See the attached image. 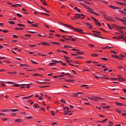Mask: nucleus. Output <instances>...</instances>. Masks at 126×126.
<instances>
[{"label":"nucleus","instance_id":"nucleus-45","mask_svg":"<svg viewBox=\"0 0 126 126\" xmlns=\"http://www.w3.org/2000/svg\"><path fill=\"white\" fill-rule=\"evenodd\" d=\"M8 73L9 74H11L12 75H14V74H15L16 73V72H8Z\"/></svg>","mask_w":126,"mask_h":126},{"label":"nucleus","instance_id":"nucleus-56","mask_svg":"<svg viewBox=\"0 0 126 126\" xmlns=\"http://www.w3.org/2000/svg\"><path fill=\"white\" fill-rule=\"evenodd\" d=\"M118 59L119 60H122L123 59V58L122 57H120L119 55V58Z\"/></svg>","mask_w":126,"mask_h":126},{"label":"nucleus","instance_id":"nucleus-50","mask_svg":"<svg viewBox=\"0 0 126 126\" xmlns=\"http://www.w3.org/2000/svg\"><path fill=\"white\" fill-rule=\"evenodd\" d=\"M38 99L39 100H42L43 99V97L42 96H40L39 98Z\"/></svg>","mask_w":126,"mask_h":126},{"label":"nucleus","instance_id":"nucleus-28","mask_svg":"<svg viewBox=\"0 0 126 126\" xmlns=\"http://www.w3.org/2000/svg\"><path fill=\"white\" fill-rule=\"evenodd\" d=\"M74 9L78 11L79 12H81L80 10L79 9H78V8L76 7H75Z\"/></svg>","mask_w":126,"mask_h":126},{"label":"nucleus","instance_id":"nucleus-11","mask_svg":"<svg viewBox=\"0 0 126 126\" xmlns=\"http://www.w3.org/2000/svg\"><path fill=\"white\" fill-rule=\"evenodd\" d=\"M52 62H54L55 63H60L61 64L62 62L61 61H59V62H58V61H56V60H52Z\"/></svg>","mask_w":126,"mask_h":126},{"label":"nucleus","instance_id":"nucleus-33","mask_svg":"<svg viewBox=\"0 0 126 126\" xmlns=\"http://www.w3.org/2000/svg\"><path fill=\"white\" fill-rule=\"evenodd\" d=\"M77 54H79L81 55H82L84 54V53L81 51L77 52H76Z\"/></svg>","mask_w":126,"mask_h":126},{"label":"nucleus","instance_id":"nucleus-37","mask_svg":"<svg viewBox=\"0 0 126 126\" xmlns=\"http://www.w3.org/2000/svg\"><path fill=\"white\" fill-rule=\"evenodd\" d=\"M1 111L3 112H8L9 111L8 109H4L1 110Z\"/></svg>","mask_w":126,"mask_h":126},{"label":"nucleus","instance_id":"nucleus-24","mask_svg":"<svg viewBox=\"0 0 126 126\" xmlns=\"http://www.w3.org/2000/svg\"><path fill=\"white\" fill-rule=\"evenodd\" d=\"M22 121V120L21 119H17L15 120V121L16 122H20Z\"/></svg>","mask_w":126,"mask_h":126},{"label":"nucleus","instance_id":"nucleus-22","mask_svg":"<svg viewBox=\"0 0 126 126\" xmlns=\"http://www.w3.org/2000/svg\"><path fill=\"white\" fill-rule=\"evenodd\" d=\"M119 56L117 55H112L111 57L114 58H116L118 59L119 58Z\"/></svg>","mask_w":126,"mask_h":126},{"label":"nucleus","instance_id":"nucleus-12","mask_svg":"<svg viewBox=\"0 0 126 126\" xmlns=\"http://www.w3.org/2000/svg\"><path fill=\"white\" fill-rule=\"evenodd\" d=\"M118 11L120 13H121L122 14H124L125 15H126V12H125L124 10V11H122L121 10H118Z\"/></svg>","mask_w":126,"mask_h":126},{"label":"nucleus","instance_id":"nucleus-49","mask_svg":"<svg viewBox=\"0 0 126 126\" xmlns=\"http://www.w3.org/2000/svg\"><path fill=\"white\" fill-rule=\"evenodd\" d=\"M31 61L33 64H38V63L36 62H35L34 61H33V60H31Z\"/></svg>","mask_w":126,"mask_h":126},{"label":"nucleus","instance_id":"nucleus-31","mask_svg":"<svg viewBox=\"0 0 126 126\" xmlns=\"http://www.w3.org/2000/svg\"><path fill=\"white\" fill-rule=\"evenodd\" d=\"M4 82L8 84H13L14 83L12 82Z\"/></svg>","mask_w":126,"mask_h":126},{"label":"nucleus","instance_id":"nucleus-9","mask_svg":"<svg viewBox=\"0 0 126 126\" xmlns=\"http://www.w3.org/2000/svg\"><path fill=\"white\" fill-rule=\"evenodd\" d=\"M86 25L87 27L89 29H91L92 28V25L90 24H89L88 23H86Z\"/></svg>","mask_w":126,"mask_h":126},{"label":"nucleus","instance_id":"nucleus-13","mask_svg":"<svg viewBox=\"0 0 126 126\" xmlns=\"http://www.w3.org/2000/svg\"><path fill=\"white\" fill-rule=\"evenodd\" d=\"M80 15L78 14H75V17L76 18H79L80 17Z\"/></svg>","mask_w":126,"mask_h":126},{"label":"nucleus","instance_id":"nucleus-21","mask_svg":"<svg viewBox=\"0 0 126 126\" xmlns=\"http://www.w3.org/2000/svg\"><path fill=\"white\" fill-rule=\"evenodd\" d=\"M15 84H13L12 85L13 87H18L20 86V85L18 84H16L14 83Z\"/></svg>","mask_w":126,"mask_h":126},{"label":"nucleus","instance_id":"nucleus-15","mask_svg":"<svg viewBox=\"0 0 126 126\" xmlns=\"http://www.w3.org/2000/svg\"><path fill=\"white\" fill-rule=\"evenodd\" d=\"M91 56L94 57H97L98 56V55L95 53H92L91 55Z\"/></svg>","mask_w":126,"mask_h":126},{"label":"nucleus","instance_id":"nucleus-47","mask_svg":"<svg viewBox=\"0 0 126 126\" xmlns=\"http://www.w3.org/2000/svg\"><path fill=\"white\" fill-rule=\"evenodd\" d=\"M29 46L31 47H36V46L35 45H30Z\"/></svg>","mask_w":126,"mask_h":126},{"label":"nucleus","instance_id":"nucleus-35","mask_svg":"<svg viewBox=\"0 0 126 126\" xmlns=\"http://www.w3.org/2000/svg\"><path fill=\"white\" fill-rule=\"evenodd\" d=\"M84 7L86 8V9L88 10H91V9L89 7L86 6V5H84Z\"/></svg>","mask_w":126,"mask_h":126},{"label":"nucleus","instance_id":"nucleus-44","mask_svg":"<svg viewBox=\"0 0 126 126\" xmlns=\"http://www.w3.org/2000/svg\"><path fill=\"white\" fill-rule=\"evenodd\" d=\"M61 101L62 103H65L66 102L65 100L64 99H62Z\"/></svg>","mask_w":126,"mask_h":126},{"label":"nucleus","instance_id":"nucleus-10","mask_svg":"<svg viewBox=\"0 0 126 126\" xmlns=\"http://www.w3.org/2000/svg\"><path fill=\"white\" fill-rule=\"evenodd\" d=\"M43 46H46L48 45V43L46 42H43L40 43Z\"/></svg>","mask_w":126,"mask_h":126},{"label":"nucleus","instance_id":"nucleus-62","mask_svg":"<svg viewBox=\"0 0 126 126\" xmlns=\"http://www.w3.org/2000/svg\"><path fill=\"white\" fill-rule=\"evenodd\" d=\"M1 85L3 87H4V83H1V84H0V86H1Z\"/></svg>","mask_w":126,"mask_h":126},{"label":"nucleus","instance_id":"nucleus-57","mask_svg":"<svg viewBox=\"0 0 126 126\" xmlns=\"http://www.w3.org/2000/svg\"><path fill=\"white\" fill-rule=\"evenodd\" d=\"M94 77L97 79H99V78H100V77H98L96 75H94Z\"/></svg>","mask_w":126,"mask_h":126},{"label":"nucleus","instance_id":"nucleus-23","mask_svg":"<svg viewBox=\"0 0 126 126\" xmlns=\"http://www.w3.org/2000/svg\"><path fill=\"white\" fill-rule=\"evenodd\" d=\"M19 64H20V65L21 67H23L25 66L27 67H28V65L26 64H23L20 63H19Z\"/></svg>","mask_w":126,"mask_h":126},{"label":"nucleus","instance_id":"nucleus-53","mask_svg":"<svg viewBox=\"0 0 126 126\" xmlns=\"http://www.w3.org/2000/svg\"><path fill=\"white\" fill-rule=\"evenodd\" d=\"M38 36H39V37L41 36L42 37H44L46 36L45 35H41V34H38Z\"/></svg>","mask_w":126,"mask_h":126},{"label":"nucleus","instance_id":"nucleus-36","mask_svg":"<svg viewBox=\"0 0 126 126\" xmlns=\"http://www.w3.org/2000/svg\"><path fill=\"white\" fill-rule=\"evenodd\" d=\"M100 58L101 59L105 61H107L108 59V58Z\"/></svg>","mask_w":126,"mask_h":126},{"label":"nucleus","instance_id":"nucleus-42","mask_svg":"<svg viewBox=\"0 0 126 126\" xmlns=\"http://www.w3.org/2000/svg\"><path fill=\"white\" fill-rule=\"evenodd\" d=\"M92 13L93 14L96 15L97 16H98L99 15V14H98L97 13L94 12H92Z\"/></svg>","mask_w":126,"mask_h":126},{"label":"nucleus","instance_id":"nucleus-14","mask_svg":"<svg viewBox=\"0 0 126 126\" xmlns=\"http://www.w3.org/2000/svg\"><path fill=\"white\" fill-rule=\"evenodd\" d=\"M64 80L69 82H73L74 81V80L71 79H65Z\"/></svg>","mask_w":126,"mask_h":126},{"label":"nucleus","instance_id":"nucleus-43","mask_svg":"<svg viewBox=\"0 0 126 126\" xmlns=\"http://www.w3.org/2000/svg\"><path fill=\"white\" fill-rule=\"evenodd\" d=\"M70 111H67L66 112H64L63 113V114L64 115H66L68 113L70 112Z\"/></svg>","mask_w":126,"mask_h":126},{"label":"nucleus","instance_id":"nucleus-38","mask_svg":"<svg viewBox=\"0 0 126 126\" xmlns=\"http://www.w3.org/2000/svg\"><path fill=\"white\" fill-rule=\"evenodd\" d=\"M32 26L35 27H38V24H32Z\"/></svg>","mask_w":126,"mask_h":126},{"label":"nucleus","instance_id":"nucleus-3","mask_svg":"<svg viewBox=\"0 0 126 126\" xmlns=\"http://www.w3.org/2000/svg\"><path fill=\"white\" fill-rule=\"evenodd\" d=\"M112 27L113 28H116L119 30H120L121 29H126V28L125 27H120L118 25H116V24H113L112 25Z\"/></svg>","mask_w":126,"mask_h":126},{"label":"nucleus","instance_id":"nucleus-46","mask_svg":"<svg viewBox=\"0 0 126 126\" xmlns=\"http://www.w3.org/2000/svg\"><path fill=\"white\" fill-rule=\"evenodd\" d=\"M2 120L3 121H5L8 120V119L7 118H1Z\"/></svg>","mask_w":126,"mask_h":126},{"label":"nucleus","instance_id":"nucleus-5","mask_svg":"<svg viewBox=\"0 0 126 126\" xmlns=\"http://www.w3.org/2000/svg\"><path fill=\"white\" fill-rule=\"evenodd\" d=\"M84 94V93L82 92H78L76 93H73V94H75V95H72V96H75V97H78V95H77V94Z\"/></svg>","mask_w":126,"mask_h":126},{"label":"nucleus","instance_id":"nucleus-32","mask_svg":"<svg viewBox=\"0 0 126 126\" xmlns=\"http://www.w3.org/2000/svg\"><path fill=\"white\" fill-rule=\"evenodd\" d=\"M26 118L27 119H33V117L31 116H29L26 117Z\"/></svg>","mask_w":126,"mask_h":126},{"label":"nucleus","instance_id":"nucleus-60","mask_svg":"<svg viewBox=\"0 0 126 126\" xmlns=\"http://www.w3.org/2000/svg\"><path fill=\"white\" fill-rule=\"evenodd\" d=\"M75 58H79V59H82V58L81 57H80V56H78L75 57Z\"/></svg>","mask_w":126,"mask_h":126},{"label":"nucleus","instance_id":"nucleus-27","mask_svg":"<svg viewBox=\"0 0 126 126\" xmlns=\"http://www.w3.org/2000/svg\"><path fill=\"white\" fill-rule=\"evenodd\" d=\"M10 110L12 112H15L16 111H18L19 110L17 109H10Z\"/></svg>","mask_w":126,"mask_h":126},{"label":"nucleus","instance_id":"nucleus-30","mask_svg":"<svg viewBox=\"0 0 126 126\" xmlns=\"http://www.w3.org/2000/svg\"><path fill=\"white\" fill-rule=\"evenodd\" d=\"M8 22L12 25L14 24H15V22L13 21H8Z\"/></svg>","mask_w":126,"mask_h":126},{"label":"nucleus","instance_id":"nucleus-59","mask_svg":"<svg viewBox=\"0 0 126 126\" xmlns=\"http://www.w3.org/2000/svg\"><path fill=\"white\" fill-rule=\"evenodd\" d=\"M64 57L66 59H68V60H69L70 59V58H69V57H67V56H64Z\"/></svg>","mask_w":126,"mask_h":126},{"label":"nucleus","instance_id":"nucleus-26","mask_svg":"<svg viewBox=\"0 0 126 126\" xmlns=\"http://www.w3.org/2000/svg\"><path fill=\"white\" fill-rule=\"evenodd\" d=\"M66 39H65L64 38V39H60V40L63 41L64 43H65L67 42V41H66Z\"/></svg>","mask_w":126,"mask_h":126},{"label":"nucleus","instance_id":"nucleus-54","mask_svg":"<svg viewBox=\"0 0 126 126\" xmlns=\"http://www.w3.org/2000/svg\"><path fill=\"white\" fill-rule=\"evenodd\" d=\"M110 51L111 52L115 54H117L118 53L117 52H116L112 50H111Z\"/></svg>","mask_w":126,"mask_h":126},{"label":"nucleus","instance_id":"nucleus-39","mask_svg":"<svg viewBox=\"0 0 126 126\" xmlns=\"http://www.w3.org/2000/svg\"><path fill=\"white\" fill-rule=\"evenodd\" d=\"M17 25L19 26H20L21 27H25V25H24L22 24H18Z\"/></svg>","mask_w":126,"mask_h":126},{"label":"nucleus","instance_id":"nucleus-55","mask_svg":"<svg viewBox=\"0 0 126 126\" xmlns=\"http://www.w3.org/2000/svg\"><path fill=\"white\" fill-rule=\"evenodd\" d=\"M112 80H117L118 79L117 78H110Z\"/></svg>","mask_w":126,"mask_h":126},{"label":"nucleus","instance_id":"nucleus-41","mask_svg":"<svg viewBox=\"0 0 126 126\" xmlns=\"http://www.w3.org/2000/svg\"><path fill=\"white\" fill-rule=\"evenodd\" d=\"M50 113H51V114L52 115V116H54L55 115V113L54 112V111H51V112H50Z\"/></svg>","mask_w":126,"mask_h":126},{"label":"nucleus","instance_id":"nucleus-17","mask_svg":"<svg viewBox=\"0 0 126 126\" xmlns=\"http://www.w3.org/2000/svg\"><path fill=\"white\" fill-rule=\"evenodd\" d=\"M117 19L118 20L121 21L123 22H125L126 23V20H125L124 19H122L121 18H117Z\"/></svg>","mask_w":126,"mask_h":126},{"label":"nucleus","instance_id":"nucleus-1","mask_svg":"<svg viewBox=\"0 0 126 126\" xmlns=\"http://www.w3.org/2000/svg\"><path fill=\"white\" fill-rule=\"evenodd\" d=\"M63 25L66 26L71 28L73 30L72 31H74L75 32H83V30L82 29H79L77 28H74L73 27L67 24H63Z\"/></svg>","mask_w":126,"mask_h":126},{"label":"nucleus","instance_id":"nucleus-2","mask_svg":"<svg viewBox=\"0 0 126 126\" xmlns=\"http://www.w3.org/2000/svg\"><path fill=\"white\" fill-rule=\"evenodd\" d=\"M123 32H121L119 33L117 32H116L115 33L116 34H118V35H117L118 38V39H123L124 37Z\"/></svg>","mask_w":126,"mask_h":126},{"label":"nucleus","instance_id":"nucleus-19","mask_svg":"<svg viewBox=\"0 0 126 126\" xmlns=\"http://www.w3.org/2000/svg\"><path fill=\"white\" fill-rule=\"evenodd\" d=\"M41 2L43 4L45 5H47V4L45 3L46 2V1L45 0H40Z\"/></svg>","mask_w":126,"mask_h":126},{"label":"nucleus","instance_id":"nucleus-20","mask_svg":"<svg viewBox=\"0 0 126 126\" xmlns=\"http://www.w3.org/2000/svg\"><path fill=\"white\" fill-rule=\"evenodd\" d=\"M50 43L52 44H53L54 45H60V44L58 42H51Z\"/></svg>","mask_w":126,"mask_h":126},{"label":"nucleus","instance_id":"nucleus-8","mask_svg":"<svg viewBox=\"0 0 126 126\" xmlns=\"http://www.w3.org/2000/svg\"><path fill=\"white\" fill-rule=\"evenodd\" d=\"M118 80L120 81H126V79L122 78H118Z\"/></svg>","mask_w":126,"mask_h":126},{"label":"nucleus","instance_id":"nucleus-64","mask_svg":"<svg viewBox=\"0 0 126 126\" xmlns=\"http://www.w3.org/2000/svg\"><path fill=\"white\" fill-rule=\"evenodd\" d=\"M120 56L122 57L123 58L125 57V56L123 55L122 54H121L120 55Z\"/></svg>","mask_w":126,"mask_h":126},{"label":"nucleus","instance_id":"nucleus-51","mask_svg":"<svg viewBox=\"0 0 126 126\" xmlns=\"http://www.w3.org/2000/svg\"><path fill=\"white\" fill-rule=\"evenodd\" d=\"M98 97H95L94 98V99H96V100H95L97 101H99V100L98 99Z\"/></svg>","mask_w":126,"mask_h":126},{"label":"nucleus","instance_id":"nucleus-48","mask_svg":"<svg viewBox=\"0 0 126 126\" xmlns=\"http://www.w3.org/2000/svg\"><path fill=\"white\" fill-rule=\"evenodd\" d=\"M88 46H90V47H93L94 46V45H93L91 44H88Z\"/></svg>","mask_w":126,"mask_h":126},{"label":"nucleus","instance_id":"nucleus-40","mask_svg":"<svg viewBox=\"0 0 126 126\" xmlns=\"http://www.w3.org/2000/svg\"><path fill=\"white\" fill-rule=\"evenodd\" d=\"M36 82H38L40 84H45L46 83V82H39V81H36Z\"/></svg>","mask_w":126,"mask_h":126},{"label":"nucleus","instance_id":"nucleus-4","mask_svg":"<svg viewBox=\"0 0 126 126\" xmlns=\"http://www.w3.org/2000/svg\"><path fill=\"white\" fill-rule=\"evenodd\" d=\"M97 32L98 33H93V35L94 36L97 37H99L101 38L102 39H105V38L103 37H100L99 36V33H101V32Z\"/></svg>","mask_w":126,"mask_h":126},{"label":"nucleus","instance_id":"nucleus-7","mask_svg":"<svg viewBox=\"0 0 126 126\" xmlns=\"http://www.w3.org/2000/svg\"><path fill=\"white\" fill-rule=\"evenodd\" d=\"M116 104V105L121 106H125V105L123 103H122L119 102H115Z\"/></svg>","mask_w":126,"mask_h":126},{"label":"nucleus","instance_id":"nucleus-29","mask_svg":"<svg viewBox=\"0 0 126 126\" xmlns=\"http://www.w3.org/2000/svg\"><path fill=\"white\" fill-rule=\"evenodd\" d=\"M118 113H121V111L119 109H117L115 110Z\"/></svg>","mask_w":126,"mask_h":126},{"label":"nucleus","instance_id":"nucleus-58","mask_svg":"<svg viewBox=\"0 0 126 126\" xmlns=\"http://www.w3.org/2000/svg\"><path fill=\"white\" fill-rule=\"evenodd\" d=\"M16 15L17 16H18L19 17H22V16L19 14H18V13L16 14Z\"/></svg>","mask_w":126,"mask_h":126},{"label":"nucleus","instance_id":"nucleus-34","mask_svg":"<svg viewBox=\"0 0 126 126\" xmlns=\"http://www.w3.org/2000/svg\"><path fill=\"white\" fill-rule=\"evenodd\" d=\"M56 63H49V65L50 66L53 65H55L56 64Z\"/></svg>","mask_w":126,"mask_h":126},{"label":"nucleus","instance_id":"nucleus-25","mask_svg":"<svg viewBox=\"0 0 126 126\" xmlns=\"http://www.w3.org/2000/svg\"><path fill=\"white\" fill-rule=\"evenodd\" d=\"M42 76V75L39 74L37 73H34L32 75L33 76Z\"/></svg>","mask_w":126,"mask_h":126},{"label":"nucleus","instance_id":"nucleus-61","mask_svg":"<svg viewBox=\"0 0 126 126\" xmlns=\"http://www.w3.org/2000/svg\"><path fill=\"white\" fill-rule=\"evenodd\" d=\"M13 37L14 38H17L18 37V36L15 35H13Z\"/></svg>","mask_w":126,"mask_h":126},{"label":"nucleus","instance_id":"nucleus-16","mask_svg":"<svg viewBox=\"0 0 126 126\" xmlns=\"http://www.w3.org/2000/svg\"><path fill=\"white\" fill-rule=\"evenodd\" d=\"M38 104H37L36 103L35 104H34L33 105V107L35 108H39V106H38Z\"/></svg>","mask_w":126,"mask_h":126},{"label":"nucleus","instance_id":"nucleus-52","mask_svg":"<svg viewBox=\"0 0 126 126\" xmlns=\"http://www.w3.org/2000/svg\"><path fill=\"white\" fill-rule=\"evenodd\" d=\"M63 47L66 48H68L69 47V46L68 45H64L63 46Z\"/></svg>","mask_w":126,"mask_h":126},{"label":"nucleus","instance_id":"nucleus-6","mask_svg":"<svg viewBox=\"0 0 126 126\" xmlns=\"http://www.w3.org/2000/svg\"><path fill=\"white\" fill-rule=\"evenodd\" d=\"M109 6L111 8L115 9H121V8L120 7H115L112 5H110Z\"/></svg>","mask_w":126,"mask_h":126},{"label":"nucleus","instance_id":"nucleus-63","mask_svg":"<svg viewBox=\"0 0 126 126\" xmlns=\"http://www.w3.org/2000/svg\"><path fill=\"white\" fill-rule=\"evenodd\" d=\"M29 98L28 97H23L22 98V99H27Z\"/></svg>","mask_w":126,"mask_h":126},{"label":"nucleus","instance_id":"nucleus-18","mask_svg":"<svg viewBox=\"0 0 126 126\" xmlns=\"http://www.w3.org/2000/svg\"><path fill=\"white\" fill-rule=\"evenodd\" d=\"M116 2L119 5H126V4L124 3H122V2Z\"/></svg>","mask_w":126,"mask_h":126}]
</instances>
